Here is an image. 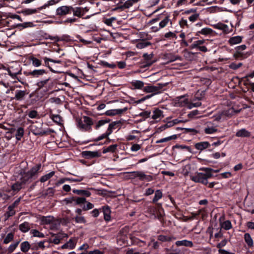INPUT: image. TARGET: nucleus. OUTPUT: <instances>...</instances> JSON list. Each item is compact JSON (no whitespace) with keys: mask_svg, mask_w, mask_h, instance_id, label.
<instances>
[{"mask_svg":"<svg viewBox=\"0 0 254 254\" xmlns=\"http://www.w3.org/2000/svg\"><path fill=\"white\" fill-rule=\"evenodd\" d=\"M103 212L104 213V219L109 221L111 219V210L110 208L108 206L103 207Z\"/></svg>","mask_w":254,"mask_h":254,"instance_id":"obj_25","label":"nucleus"},{"mask_svg":"<svg viewBox=\"0 0 254 254\" xmlns=\"http://www.w3.org/2000/svg\"><path fill=\"white\" fill-rule=\"evenodd\" d=\"M175 245L177 247L185 246L190 248L192 247L193 246V243L191 241L187 240L177 241L176 242Z\"/></svg>","mask_w":254,"mask_h":254,"instance_id":"obj_21","label":"nucleus"},{"mask_svg":"<svg viewBox=\"0 0 254 254\" xmlns=\"http://www.w3.org/2000/svg\"><path fill=\"white\" fill-rule=\"evenodd\" d=\"M49 80H50V78H48L44 79V80H40L36 83V86L39 88H42L44 87L47 84V83L48 82V81Z\"/></svg>","mask_w":254,"mask_h":254,"instance_id":"obj_49","label":"nucleus"},{"mask_svg":"<svg viewBox=\"0 0 254 254\" xmlns=\"http://www.w3.org/2000/svg\"><path fill=\"white\" fill-rule=\"evenodd\" d=\"M205 42V40H199L193 42L192 44H191L190 48L191 49H195V48H198L199 47H200L201 45H202Z\"/></svg>","mask_w":254,"mask_h":254,"instance_id":"obj_40","label":"nucleus"},{"mask_svg":"<svg viewBox=\"0 0 254 254\" xmlns=\"http://www.w3.org/2000/svg\"><path fill=\"white\" fill-rule=\"evenodd\" d=\"M204 172V173L197 172L193 176L191 179L195 183H201L206 185L208 184L207 179L211 178L213 176V169L210 168L202 167L199 169Z\"/></svg>","mask_w":254,"mask_h":254,"instance_id":"obj_1","label":"nucleus"},{"mask_svg":"<svg viewBox=\"0 0 254 254\" xmlns=\"http://www.w3.org/2000/svg\"><path fill=\"white\" fill-rule=\"evenodd\" d=\"M242 40V37L240 36H236L231 37L229 40V43L231 45H235L239 44L241 42Z\"/></svg>","mask_w":254,"mask_h":254,"instance_id":"obj_33","label":"nucleus"},{"mask_svg":"<svg viewBox=\"0 0 254 254\" xmlns=\"http://www.w3.org/2000/svg\"><path fill=\"white\" fill-rule=\"evenodd\" d=\"M26 184L23 183L21 179L20 178L19 181L14 183L11 186V190L14 191H18L23 188Z\"/></svg>","mask_w":254,"mask_h":254,"instance_id":"obj_16","label":"nucleus"},{"mask_svg":"<svg viewBox=\"0 0 254 254\" xmlns=\"http://www.w3.org/2000/svg\"><path fill=\"white\" fill-rule=\"evenodd\" d=\"M59 0H50L48 1H47V3L44 4L43 6L38 7V9L39 10H41L44 8H46V7L50 6L53 5L54 4H55L59 2Z\"/></svg>","mask_w":254,"mask_h":254,"instance_id":"obj_35","label":"nucleus"},{"mask_svg":"<svg viewBox=\"0 0 254 254\" xmlns=\"http://www.w3.org/2000/svg\"><path fill=\"white\" fill-rule=\"evenodd\" d=\"M165 86V84L158 83L156 85H149L143 88V91L146 93H154V95L157 94L159 91Z\"/></svg>","mask_w":254,"mask_h":254,"instance_id":"obj_5","label":"nucleus"},{"mask_svg":"<svg viewBox=\"0 0 254 254\" xmlns=\"http://www.w3.org/2000/svg\"><path fill=\"white\" fill-rule=\"evenodd\" d=\"M109 122V121L107 120H101L99 121L95 125V129H98L100 127H101V126H103V125H104L108 123Z\"/></svg>","mask_w":254,"mask_h":254,"instance_id":"obj_57","label":"nucleus"},{"mask_svg":"<svg viewBox=\"0 0 254 254\" xmlns=\"http://www.w3.org/2000/svg\"><path fill=\"white\" fill-rule=\"evenodd\" d=\"M213 27L215 29L222 30L225 33H228L230 32L229 26L227 25L222 23H218L217 24H214Z\"/></svg>","mask_w":254,"mask_h":254,"instance_id":"obj_18","label":"nucleus"},{"mask_svg":"<svg viewBox=\"0 0 254 254\" xmlns=\"http://www.w3.org/2000/svg\"><path fill=\"white\" fill-rule=\"evenodd\" d=\"M59 0H50L48 1H47V3L44 4L43 6L38 7V9L39 10H41L44 8H46V7L50 6L53 5L54 4H55L59 2Z\"/></svg>","mask_w":254,"mask_h":254,"instance_id":"obj_36","label":"nucleus"},{"mask_svg":"<svg viewBox=\"0 0 254 254\" xmlns=\"http://www.w3.org/2000/svg\"><path fill=\"white\" fill-rule=\"evenodd\" d=\"M82 10V7H72L71 6V11L72 12L74 16L78 18L82 17L84 15Z\"/></svg>","mask_w":254,"mask_h":254,"instance_id":"obj_17","label":"nucleus"},{"mask_svg":"<svg viewBox=\"0 0 254 254\" xmlns=\"http://www.w3.org/2000/svg\"><path fill=\"white\" fill-rule=\"evenodd\" d=\"M124 121L120 120L113 122L109 125L107 130L109 133L111 134L112 133L113 130L116 129L118 127L120 128L122 125L123 124Z\"/></svg>","mask_w":254,"mask_h":254,"instance_id":"obj_13","label":"nucleus"},{"mask_svg":"<svg viewBox=\"0 0 254 254\" xmlns=\"http://www.w3.org/2000/svg\"><path fill=\"white\" fill-rule=\"evenodd\" d=\"M74 200L76 204H83L86 202V199L84 197L75 198Z\"/></svg>","mask_w":254,"mask_h":254,"instance_id":"obj_62","label":"nucleus"},{"mask_svg":"<svg viewBox=\"0 0 254 254\" xmlns=\"http://www.w3.org/2000/svg\"><path fill=\"white\" fill-rule=\"evenodd\" d=\"M93 125L92 119L87 117L83 116L77 121V126L79 128L83 131L89 130Z\"/></svg>","mask_w":254,"mask_h":254,"instance_id":"obj_3","label":"nucleus"},{"mask_svg":"<svg viewBox=\"0 0 254 254\" xmlns=\"http://www.w3.org/2000/svg\"><path fill=\"white\" fill-rule=\"evenodd\" d=\"M24 134V129L20 127H18L15 133V137L17 140H20Z\"/></svg>","mask_w":254,"mask_h":254,"instance_id":"obj_41","label":"nucleus"},{"mask_svg":"<svg viewBox=\"0 0 254 254\" xmlns=\"http://www.w3.org/2000/svg\"><path fill=\"white\" fill-rule=\"evenodd\" d=\"M177 138V136H176V135H171V136H168V137H165V138H161L159 140H158L156 141V143H163V142H167V141H169L171 140H172V139H175Z\"/></svg>","mask_w":254,"mask_h":254,"instance_id":"obj_42","label":"nucleus"},{"mask_svg":"<svg viewBox=\"0 0 254 254\" xmlns=\"http://www.w3.org/2000/svg\"><path fill=\"white\" fill-rule=\"evenodd\" d=\"M32 132L35 135H43L47 133L42 129L41 126L40 127L33 126L32 127Z\"/></svg>","mask_w":254,"mask_h":254,"instance_id":"obj_29","label":"nucleus"},{"mask_svg":"<svg viewBox=\"0 0 254 254\" xmlns=\"http://www.w3.org/2000/svg\"><path fill=\"white\" fill-rule=\"evenodd\" d=\"M146 213L148 214V216L151 219H160V216L157 214V209L154 206H149L147 207Z\"/></svg>","mask_w":254,"mask_h":254,"instance_id":"obj_11","label":"nucleus"},{"mask_svg":"<svg viewBox=\"0 0 254 254\" xmlns=\"http://www.w3.org/2000/svg\"><path fill=\"white\" fill-rule=\"evenodd\" d=\"M165 59L168 60V62H173L177 60H180L181 58L180 56L175 55L173 53L166 54L164 56Z\"/></svg>","mask_w":254,"mask_h":254,"instance_id":"obj_26","label":"nucleus"},{"mask_svg":"<svg viewBox=\"0 0 254 254\" xmlns=\"http://www.w3.org/2000/svg\"><path fill=\"white\" fill-rule=\"evenodd\" d=\"M19 244V241H17L11 244L9 247L8 248L7 251L8 253H12L15 249L17 248L18 244Z\"/></svg>","mask_w":254,"mask_h":254,"instance_id":"obj_50","label":"nucleus"},{"mask_svg":"<svg viewBox=\"0 0 254 254\" xmlns=\"http://www.w3.org/2000/svg\"><path fill=\"white\" fill-rule=\"evenodd\" d=\"M151 112L150 111H144L138 114V116L143 118L144 119L148 118L150 117Z\"/></svg>","mask_w":254,"mask_h":254,"instance_id":"obj_64","label":"nucleus"},{"mask_svg":"<svg viewBox=\"0 0 254 254\" xmlns=\"http://www.w3.org/2000/svg\"><path fill=\"white\" fill-rule=\"evenodd\" d=\"M55 172L52 171L48 174H47L43 176H42L40 178V182L42 183L45 182L47 180H48L49 179L52 178L54 175H55Z\"/></svg>","mask_w":254,"mask_h":254,"instance_id":"obj_39","label":"nucleus"},{"mask_svg":"<svg viewBox=\"0 0 254 254\" xmlns=\"http://www.w3.org/2000/svg\"><path fill=\"white\" fill-rule=\"evenodd\" d=\"M71 6L63 5L56 9V14L58 16H63L69 14L71 11Z\"/></svg>","mask_w":254,"mask_h":254,"instance_id":"obj_7","label":"nucleus"},{"mask_svg":"<svg viewBox=\"0 0 254 254\" xmlns=\"http://www.w3.org/2000/svg\"><path fill=\"white\" fill-rule=\"evenodd\" d=\"M117 144H113L110 145L107 148H105L103 150V153L104 154L106 153L107 152H114L117 149Z\"/></svg>","mask_w":254,"mask_h":254,"instance_id":"obj_44","label":"nucleus"},{"mask_svg":"<svg viewBox=\"0 0 254 254\" xmlns=\"http://www.w3.org/2000/svg\"><path fill=\"white\" fill-rule=\"evenodd\" d=\"M13 237L14 235L12 233H8L4 239L3 243L6 244L9 243L13 239Z\"/></svg>","mask_w":254,"mask_h":254,"instance_id":"obj_51","label":"nucleus"},{"mask_svg":"<svg viewBox=\"0 0 254 254\" xmlns=\"http://www.w3.org/2000/svg\"><path fill=\"white\" fill-rule=\"evenodd\" d=\"M162 197V192L160 190H157L155 192L154 197L152 200L153 203L156 202Z\"/></svg>","mask_w":254,"mask_h":254,"instance_id":"obj_46","label":"nucleus"},{"mask_svg":"<svg viewBox=\"0 0 254 254\" xmlns=\"http://www.w3.org/2000/svg\"><path fill=\"white\" fill-rule=\"evenodd\" d=\"M133 5L132 2L130 1V0H127L123 4V5L121 6V7H116L114 9V10H116L119 8H128L132 6Z\"/></svg>","mask_w":254,"mask_h":254,"instance_id":"obj_56","label":"nucleus"},{"mask_svg":"<svg viewBox=\"0 0 254 254\" xmlns=\"http://www.w3.org/2000/svg\"><path fill=\"white\" fill-rule=\"evenodd\" d=\"M31 228V225L27 222H24L19 225V230L23 233H26Z\"/></svg>","mask_w":254,"mask_h":254,"instance_id":"obj_27","label":"nucleus"},{"mask_svg":"<svg viewBox=\"0 0 254 254\" xmlns=\"http://www.w3.org/2000/svg\"><path fill=\"white\" fill-rule=\"evenodd\" d=\"M45 73H46V71L45 69H35L33 71L29 72L27 73V75L31 76L33 78H38Z\"/></svg>","mask_w":254,"mask_h":254,"instance_id":"obj_14","label":"nucleus"},{"mask_svg":"<svg viewBox=\"0 0 254 254\" xmlns=\"http://www.w3.org/2000/svg\"><path fill=\"white\" fill-rule=\"evenodd\" d=\"M217 131V129L215 127H209L207 126L204 129V132L206 134H212L216 132Z\"/></svg>","mask_w":254,"mask_h":254,"instance_id":"obj_43","label":"nucleus"},{"mask_svg":"<svg viewBox=\"0 0 254 254\" xmlns=\"http://www.w3.org/2000/svg\"><path fill=\"white\" fill-rule=\"evenodd\" d=\"M185 132L191 135H195L198 133V131L193 128H184Z\"/></svg>","mask_w":254,"mask_h":254,"instance_id":"obj_54","label":"nucleus"},{"mask_svg":"<svg viewBox=\"0 0 254 254\" xmlns=\"http://www.w3.org/2000/svg\"><path fill=\"white\" fill-rule=\"evenodd\" d=\"M153 57V54L152 53L148 54L147 53H144L143 55V57L144 58V60L145 61L146 65H144V67L149 66L153 64L154 62L151 61V60Z\"/></svg>","mask_w":254,"mask_h":254,"instance_id":"obj_23","label":"nucleus"},{"mask_svg":"<svg viewBox=\"0 0 254 254\" xmlns=\"http://www.w3.org/2000/svg\"><path fill=\"white\" fill-rule=\"evenodd\" d=\"M75 222L76 223H85L86 220L83 216L77 215L74 218Z\"/></svg>","mask_w":254,"mask_h":254,"instance_id":"obj_58","label":"nucleus"},{"mask_svg":"<svg viewBox=\"0 0 254 254\" xmlns=\"http://www.w3.org/2000/svg\"><path fill=\"white\" fill-rule=\"evenodd\" d=\"M195 148L200 151L210 146V144L208 141H202L196 143L194 145Z\"/></svg>","mask_w":254,"mask_h":254,"instance_id":"obj_19","label":"nucleus"},{"mask_svg":"<svg viewBox=\"0 0 254 254\" xmlns=\"http://www.w3.org/2000/svg\"><path fill=\"white\" fill-rule=\"evenodd\" d=\"M82 155L85 158L90 159L100 157L101 153L98 151H84L82 152Z\"/></svg>","mask_w":254,"mask_h":254,"instance_id":"obj_9","label":"nucleus"},{"mask_svg":"<svg viewBox=\"0 0 254 254\" xmlns=\"http://www.w3.org/2000/svg\"><path fill=\"white\" fill-rule=\"evenodd\" d=\"M141 148V145L134 143L132 144L131 147H130V150L132 152H136L140 150Z\"/></svg>","mask_w":254,"mask_h":254,"instance_id":"obj_60","label":"nucleus"},{"mask_svg":"<svg viewBox=\"0 0 254 254\" xmlns=\"http://www.w3.org/2000/svg\"><path fill=\"white\" fill-rule=\"evenodd\" d=\"M27 94L28 93L26 90H16L15 91L14 96L11 97V100H15L18 101H23L25 99Z\"/></svg>","mask_w":254,"mask_h":254,"instance_id":"obj_8","label":"nucleus"},{"mask_svg":"<svg viewBox=\"0 0 254 254\" xmlns=\"http://www.w3.org/2000/svg\"><path fill=\"white\" fill-rule=\"evenodd\" d=\"M30 245L28 242L24 241L20 245V250L23 253L27 252L30 249Z\"/></svg>","mask_w":254,"mask_h":254,"instance_id":"obj_37","label":"nucleus"},{"mask_svg":"<svg viewBox=\"0 0 254 254\" xmlns=\"http://www.w3.org/2000/svg\"><path fill=\"white\" fill-rule=\"evenodd\" d=\"M38 8H35V9H30V8H27L25 9H24L22 11V13L24 14L25 15H30L32 14H34L36 13L38 11H39Z\"/></svg>","mask_w":254,"mask_h":254,"instance_id":"obj_47","label":"nucleus"},{"mask_svg":"<svg viewBox=\"0 0 254 254\" xmlns=\"http://www.w3.org/2000/svg\"><path fill=\"white\" fill-rule=\"evenodd\" d=\"M13 67L11 66L10 68H6L3 65H0V69H4L8 72V74L9 76H10L12 78H16L17 75L19 74L20 72V70H18L16 72H12L11 68H12Z\"/></svg>","mask_w":254,"mask_h":254,"instance_id":"obj_22","label":"nucleus"},{"mask_svg":"<svg viewBox=\"0 0 254 254\" xmlns=\"http://www.w3.org/2000/svg\"><path fill=\"white\" fill-rule=\"evenodd\" d=\"M104 252L103 251H100L98 249H95L93 251H86L85 252H83L80 254H104Z\"/></svg>","mask_w":254,"mask_h":254,"instance_id":"obj_55","label":"nucleus"},{"mask_svg":"<svg viewBox=\"0 0 254 254\" xmlns=\"http://www.w3.org/2000/svg\"><path fill=\"white\" fill-rule=\"evenodd\" d=\"M244 239L246 243L247 244L248 246L251 247L253 246L254 242L251 236V235L249 233H246L244 235Z\"/></svg>","mask_w":254,"mask_h":254,"instance_id":"obj_38","label":"nucleus"},{"mask_svg":"<svg viewBox=\"0 0 254 254\" xmlns=\"http://www.w3.org/2000/svg\"><path fill=\"white\" fill-rule=\"evenodd\" d=\"M41 167V165L38 164L33 166L29 171L20 173V178L25 184H29L33 180L36 179L38 176V172Z\"/></svg>","mask_w":254,"mask_h":254,"instance_id":"obj_2","label":"nucleus"},{"mask_svg":"<svg viewBox=\"0 0 254 254\" xmlns=\"http://www.w3.org/2000/svg\"><path fill=\"white\" fill-rule=\"evenodd\" d=\"M133 173L140 181H146L147 182H150L153 180V177L151 175H146L145 173L141 171H136Z\"/></svg>","mask_w":254,"mask_h":254,"instance_id":"obj_6","label":"nucleus"},{"mask_svg":"<svg viewBox=\"0 0 254 254\" xmlns=\"http://www.w3.org/2000/svg\"><path fill=\"white\" fill-rule=\"evenodd\" d=\"M163 111L159 109H156L153 112L152 118L153 120L159 121L163 118Z\"/></svg>","mask_w":254,"mask_h":254,"instance_id":"obj_24","label":"nucleus"},{"mask_svg":"<svg viewBox=\"0 0 254 254\" xmlns=\"http://www.w3.org/2000/svg\"><path fill=\"white\" fill-rule=\"evenodd\" d=\"M188 104V99L184 96L177 97L175 101L176 107H184Z\"/></svg>","mask_w":254,"mask_h":254,"instance_id":"obj_12","label":"nucleus"},{"mask_svg":"<svg viewBox=\"0 0 254 254\" xmlns=\"http://www.w3.org/2000/svg\"><path fill=\"white\" fill-rule=\"evenodd\" d=\"M199 16V14L195 12V13H193L191 15H190L188 17V19L191 23H193V22H194L195 21H196L198 19Z\"/></svg>","mask_w":254,"mask_h":254,"instance_id":"obj_53","label":"nucleus"},{"mask_svg":"<svg viewBox=\"0 0 254 254\" xmlns=\"http://www.w3.org/2000/svg\"><path fill=\"white\" fill-rule=\"evenodd\" d=\"M221 227L226 230H230L232 228L231 222L229 220H226L221 224Z\"/></svg>","mask_w":254,"mask_h":254,"instance_id":"obj_52","label":"nucleus"},{"mask_svg":"<svg viewBox=\"0 0 254 254\" xmlns=\"http://www.w3.org/2000/svg\"><path fill=\"white\" fill-rule=\"evenodd\" d=\"M78 239L76 237L70 238L69 241L62 246V249H73L75 248Z\"/></svg>","mask_w":254,"mask_h":254,"instance_id":"obj_10","label":"nucleus"},{"mask_svg":"<svg viewBox=\"0 0 254 254\" xmlns=\"http://www.w3.org/2000/svg\"><path fill=\"white\" fill-rule=\"evenodd\" d=\"M29 60L34 67H39L42 65V61L35 58L34 56H30Z\"/></svg>","mask_w":254,"mask_h":254,"instance_id":"obj_31","label":"nucleus"},{"mask_svg":"<svg viewBox=\"0 0 254 254\" xmlns=\"http://www.w3.org/2000/svg\"><path fill=\"white\" fill-rule=\"evenodd\" d=\"M41 224L43 225H47L52 223L54 221V217L53 216H41L39 217Z\"/></svg>","mask_w":254,"mask_h":254,"instance_id":"obj_15","label":"nucleus"},{"mask_svg":"<svg viewBox=\"0 0 254 254\" xmlns=\"http://www.w3.org/2000/svg\"><path fill=\"white\" fill-rule=\"evenodd\" d=\"M236 135L237 137H250L251 135V132L246 130L245 128H242L239 130L236 133Z\"/></svg>","mask_w":254,"mask_h":254,"instance_id":"obj_28","label":"nucleus"},{"mask_svg":"<svg viewBox=\"0 0 254 254\" xmlns=\"http://www.w3.org/2000/svg\"><path fill=\"white\" fill-rule=\"evenodd\" d=\"M144 82L140 80H133L131 82V85L134 89H141L144 87Z\"/></svg>","mask_w":254,"mask_h":254,"instance_id":"obj_30","label":"nucleus"},{"mask_svg":"<svg viewBox=\"0 0 254 254\" xmlns=\"http://www.w3.org/2000/svg\"><path fill=\"white\" fill-rule=\"evenodd\" d=\"M150 45L151 43L149 42L141 40L137 42L136 47L138 49H142Z\"/></svg>","mask_w":254,"mask_h":254,"instance_id":"obj_34","label":"nucleus"},{"mask_svg":"<svg viewBox=\"0 0 254 254\" xmlns=\"http://www.w3.org/2000/svg\"><path fill=\"white\" fill-rule=\"evenodd\" d=\"M213 31L212 29L208 28V27H205L202 28L200 31H199L198 32L199 33L204 35H210L213 33Z\"/></svg>","mask_w":254,"mask_h":254,"instance_id":"obj_45","label":"nucleus"},{"mask_svg":"<svg viewBox=\"0 0 254 254\" xmlns=\"http://www.w3.org/2000/svg\"><path fill=\"white\" fill-rule=\"evenodd\" d=\"M198 114L199 111L197 110H195L191 111L189 114H188V116L190 119H194L197 115H198Z\"/></svg>","mask_w":254,"mask_h":254,"instance_id":"obj_63","label":"nucleus"},{"mask_svg":"<svg viewBox=\"0 0 254 254\" xmlns=\"http://www.w3.org/2000/svg\"><path fill=\"white\" fill-rule=\"evenodd\" d=\"M127 108H125L122 109H112L106 111V115L108 116H115L116 115H119L122 114L123 112L127 110Z\"/></svg>","mask_w":254,"mask_h":254,"instance_id":"obj_20","label":"nucleus"},{"mask_svg":"<svg viewBox=\"0 0 254 254\" xmlns=\"http://www.w3.org/2000/svg\"><path fill=\"white\" fill-rule=\"evenodd\" d=\"M161 18H160V20H159L160 22L159 23V26H152L151 27V29L153 31H158L161 29L166 27L169 22H170V23L172 24V22L170 19L169 15L167 14H161Z\"/></svg>","mask_w":254,"mask_h":254,"instance_id":"obj_4","label":"nucleus"},{"mask_svg":"<svg viewBox=\"0 0 254 254\" xmlns=\"http://www.w3.org/2000/svg\"><path fill=\"white\" fill-rule=\"evenodd\" d=\"M234 111V108H232L227 111H223L222 112L223 116H225L228 117H230L233 116V112Z\"/></svg>","mask_w":254,"mask_h":254,"instance_id":"obj_61","label":"nucleus"},{"mask_svg":"<svg viewBox=\"0 0 254 254\" xmlns=\"http://www.w3.org/2000/svg\"><path fill=\"white\" fill-rule=\"evenodd\" d=\"M30 233L33 235V237H38V238H44L45 235L43 233L40 232L39 231L32 229L30 231Z\"/></svg>","mask_w":254,"mask_h":254,"instance_id":"obj_48","label":"nucleus"},{"mask_svg":"<svg viewBox=\"0 0 254 254\" xmlns=\"http://www.w3.org/2000/svg\"><path fill=\"white\" fill-rule=\"evenodd\" d=\"M72 191L78 195H84L87 197L90 196L91 194L90 191L85 190H73Z\"/></svg>","mask_w":254,"mask_h":254,"instance_id":"obj_32","label":"nucleus"},{"mask_svg":"<svg viewBox=\"0 0 254 254\" xmlns=\"http://www.w3.org/2000/svg\"><path fill=\"white\" fill-rule=\"evenodd\" d=\"M111 134L110 133H109V131L108 130L103 134H102L101 135L98 136L97 138H96L95 140L96 141H98L100 140H101L103 139L104 138H107L109 135Z\"/></svg>","mask_w":254,"mask_h":254,"instance_id":"obj_59","label":"nucleus"}]
</instances>
